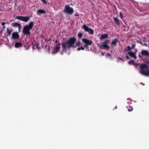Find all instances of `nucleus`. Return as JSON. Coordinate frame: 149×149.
<instances>
[{
    "mask_svg": "<svg viewBox=\"0 0 149 149\" xmlns=\"http://www.w3.org/2000/svg\"><path fill=\"white\" fill-rule=\"evenodd\" d=\"M128 63L130 65L133 64L135 66L136 68L137 66L140 65L139 68L141 70L139 72L144 76H149V67L146 64L142 63L140 65V63H136L133 60L130 61Z\"/></svg>",
    "mask_w": 149,
    "mask_h": 149,
    "instance_id": "nucleus-1",
    "label": "nucleus"
},
{
    "mask_svg": "<svg viewBox=\"0 0 149 149\" xmlns=\"http://www.w3.org/2000/svg\"><path fill=\"white\" fill-rule=\"evenodd\" d=\"M76 41V39L75 37H71L66 41L63 42L61 44L63 50L65 52L67 49H69L71 47L76 48L77 46L76 45H74Z\"/></svg>",
    "mask_w": 149,
    "mask_h": 149,
    "instance_id": "nucleus-2",
    "label": "nucleus"
},
{
    "mask_svg": "<svg viewBox=\"0 0 149 149\" xmlns=\"http://www.w3.org/2000/svg\"><path fill=\"white\" fill-rule=\"evenodd\" d=\"M34 25L33 22H31L29 23L28 25L24 26L22 30V32L24 35H30L31 33L29 30L32 28Z\"/></svg>",
    "mask_w": 149,
    "mask_h": 149,
    "instance_id": "nucleus-3",
    "label": "nucleus"
},
{
    "mask_svg": "<svg viewBox=\"0 0 149 149\" xmlns=\"http://www.w3.org/2000/svg\"><path fill=\"white\" fill-rule=\"evenodd\" d=\"M110 41V40H105L104 42H101L100 45H98L97 46L101 49L108 50L110 49V47L108 45Z\"/></svg>",
    "mask_w": 149,
    "mask_h": 149,
    "instance_id": "nucleus-4",
    "label": "nucleus"
},
{
    "mask_svg": "<svg viewBox=\"0 0 149 149\" xmlns=\"http://www.w3.org/2000/svg\"><path fill=\"white\" fill-rule=\"evenodd\" d=\"M63 11L67 14L71 15L74 13V10L70 6L69 4H67L65 5Z\"/></svg>",
    "mask_w": 149,
    "mask_h": 149,
    "instance_id": "nucleus-5",
    "label": "nucleus"
},
{
    "mask_svg": "<svg viewBox=\"0 0 149 149\" xmlns=\"http://www.w3.org/2000/svg\"><path fill=\"white\" fill-rule=\"evenodd\" d=\"M82 42L85 44L84 47L86 49H88V46L91 45L93 43V41L86 38H84L82 39Z\"/></svg>",
    "mask_w": 149,
    "mask_h": 149,
    "instance_id": "nucleus-6",
    "label": "nucleus"
},
{
    "mask_svg": "<svg viewBox=\"0 0 149 149\" xmlns=\"http://www.w3.org/2000/svg\"><path fill=\"white\" fill-rule=\"evenodd\" d=\"M82 28L85 31L88 32L90 34H93L94 33V31L92 29L88 27L86 24H84L82 26Z\"/></svg>",
    "mask_w": 149,
    "mask_h": 149,
    "instance_id": "nucleus-7",
    "label": "nucleus"
},
{
    "mask_svg": "<svg viewBox=\"0 0 149 149\" xmlns=\"http://www.w3.org/2000/svg\"><path fill=\"white\" fill-rule=\"evenodd\" d=\"M16 19L20 20L22 21L27 22L30 19V17L29 16H17L16 17Z\"/></svg>",
    "mask_w": 149,
    "mask_h": 149,
    "instance_id": "nucleus-8",
    "label": "nucleus"
},
{
    "mask_svg": "<svg viewBox=\"0 0 149 149\" xmlns=\"http://www.w3.org/2000/svg\"><path fill=\"white\" fill-rule=\"evenodd\" d=\"M11 26L14 27H17L18 28V31L19 32L20 31V29L21 27V25L20 23L17 22H13L11 24Z\"/></svg>",
    "mask_w": 149,
    "mask_h": 149,
    "instance_id": "nucleus-9",
    "label": "nucleus"
},
{
    "mask_svg": "<svg viewBox=\"0 0 149 149\" xmlns=\"http://www.w3.org/2000/svg\"><path fill=\"white\" fill-rule=\"evenodd\" d=\"M18 32H14L12 34L11 39H16L18 38L19 37V35L18 34Z\"/></svg>",
    "mask_w": 149,
    "mask_h": 149,
    "instance_id": "nucleus-10",
    "label": "nucleus"
},
{
    "mask_svg": "<svg viewBox=\"0 0 149 149\" xmlns=\"http://www.w3.org/2000/svg\"><path fill=\"white\" fill-rule=\"evenodd\" d=\"M141 54L144 56L148 57L149 56V53L147 50H141Z\"/></svg>",
    "mask_w": 149,
    "mask_h": 149,
    "instance_id": "nucleus-11",
    "label": "nucleus"
},
{
    "mask_svg": "<svg viewBox=\"0 0 149 149\" xmlns=\"http://www.w3.org/2000/svg\"><path fill=\"white\" fill-rule=\"evenodd\" d=\"M36 13L38 15H40L41 14H45L46 12L44 10L40 9L37 10Z\"/></svg>",
    "mask_w": 149,
    "mask_h": 149,
    "instance_id": "nucleus-12",
    "label": "nucleus"
},
{
    "mask_svg": "<svg viewBox=\"0 0 149 149\" xmlns=\"http://www.w3.org/2000/svg\"><path fill=\"white\" fill-rule=\"evenodd\" d=\"M129 55L131 57L134 58L135 59H136L137 58V57L136 55V53L133 52H129L128 53Z\"/></svg>",
    "mask_w": 149,
    "mask_h": 149,
    "instance_id": "nucleus-13",
    "label": "nucleus"
},
{
    "mask_svg": "<svg viewBox=\"0 0 149 149\" xmlns=\"http://www.w3.org/2000/svg\"><path fill=\"white\" fill-rule=\"evenodd\" d=\"M109 37V35L107 34H102L101 35L100 37V40H102L103 39L107 38Z\"/></svg>",
    "mask_w": 149,
    "mask_h": 149,
    "instance_id": "nucleus-14",
    "label": "nucleus"
},
{
    "mask_svg": "<svg viewBox=\"0 0 149 149\" xmlns=\"http://www.w3.org/2000/svg\"><path fill=\"white\" fill-rule=\"evenodd\" d=\"M114 21L115 22L116 24L118 26L120 25V20L118 19L117 17H114L113 18Z\"/></svg>",
    "mask_w": 149,
    "mask_h": 149,
    "instance_id": "nucleus-15",
    "label": "nucleus"
},
{
    "mask_svg": "<svg viewBox=\"0 0 149 149\" xmlns=\"http://www.w3.org/2000/svg\"><path fill=\"white\" fill-rule=\"evenodd\" d=\"M118 41V40L117 39H115L112 40L111 43V45L113 46H116L117 45Z\"/></svg>",
    "mask_w": 149,
    "mask_h": 149,
    "instance_id": "nucleus-16",
    "label": "nucleus"
},
{
    "mask_svg": "<svg viewBox=\"0 0 149 149\" xmlns=\"http://www.w3.org/2000/svg\"><path fill=\"white\" fill-rule=\"evenodd\" d=\"M15 47L18 48L22 47V45L21 42H16L15 43Z\"/></svg>",
    "mask_w": 149,
    "mask_h": 149,
    "instance_id": "nucleus-17",
    "label": "nucleus"
},
{
    "mask_svg": "<svg viewBox=\"0 0 149 149\" xmlns=\"http://www.w3.org/2000/svg\"><path fill=\"white\" fill-rule=\"evenodd\" d=\"M60 45L61 43H58V44L56 45L55 46L56 49V52L54 53H56L57 52L59 49H60Z\"/></svg>",
    "mask_w": 149,
    "mask_h": 149,
    "instance_id": "nucleus-18",
    "label": "nucleus"
},
{
    "mask_svg": "<svg viewBox=\"0 0 149 149\" xmlns=\"http://www.w3.org/2000/svg\"><path fill=\"white\" fill-rule=\"evenodd\" d=\"M6 30L8 35V36H10L11 34V32L13 31V30L7 28L6 29Z\"/></svg>",
    "mask_w": 149,
    "mask_h": 149,
    "instance_id": "nucleus-19",
    "label": "nucleus"
},
{
    "mask_svg": "<svg viewBox=\"0 0 149 149\" xmlns=\"http://www.w3.org/2000/svg\"><path fill=\"white\" fill-rule=\"evenodd\" d=\"M126 107L129 111H131L133 109V107L131 106H127Z\"/></svg>",
    "mask_w": 149,
    "mask_h": 149,
    "instance_id": "nucleus-20",
    "label": "nucleus"
},
{
    "mask_svg": "<svg viewBox=\"0 0 149 149\" xmlns=\"http://www.w3.org/2000/svg\"><path fill=\"white\" fill-rule=\"evenodd\" d=\"M83 36L82 33L80 32L78 33L77 35L79 39L81 38Z\"/></svg>",
    "mask_w": 149,
    "mask_h": 149,
    "instance_id": "nucleus-21",
    "label": "nucleus"
},
{
    "mask_svg": "<svg viewBox=\"0 0 149 149\" xmlns=\"http://www.w3.org/2000/svg\"><path fill=\"white\" fill-rule=\"evenodd\" d=\"M76 44L77 46L79 47L80 45H82V44L80 42L77 41L76 42Z\"/></svg>",
    "mask_w": 149,
    "mask_h": 149,
    "instance_id": "nucleus-22",
    "label": "nucleus"
},
{
    "mask_svg": "<svg viewBox=\"0 0 149 149\" xmlns=\"http://www.w3.org/2000/svg\"><path fill=\"white\" fill-rule=\"evenodd\" d=\"M117 62H119L120 61H122L123 62L124 61V60H123L121 58H120V57H117Z\"/></svg>",
    "mask_w": 149,
    "mask_h": 149,
    "instance_id": "nucleus-23",
    "label": "nucleus"
},
{
    "mask_svg": "<svg viewBox=\"0 0 149 149\" xmlns=\"http://www.w3.org/2000/svg\"><path fill=\"white\" fill-rule=\"evenodd\" d=\"M120 17L121 19H122L123 18V14L121 12H119Z\"/></svg>",
    "mask_w": 149,
    "mask_h": 149,
    "instance_id": "nucleus-24",
    "label": "nucleus"
},
{
    "mask_svg": "<svg viewBox=\"0 0 149 149\" xmlns=\"http://www.w3.org/2000/svg\"><path fill=\"white\" fill-rule=\"evenodd\" d=\"M5 28H6V26H3V27L2 28L1 27H0L1 29L0 30V32L1 33L2 32H3L4 31V30L5 29Z\"/></svg>",
    "mask_w": 149,
    "mask_h": 149,
    "instance_id": "nucleus-25",
    "label": "nucleus"
},
{
    "mask_svg": "<svg viewBox=\"0 0 149 149\" xmlns=\"http://www.w3.org/2000/svg\"><path fill=\"white\" fill-rule=\"evenodd\" d=\"M131 50V47L129 46H127V50L128 51H130Z\"/></svg>",
    "mask_w": 149,
    "mask_h": 149,
    "instance_id": "nucleus-26",
    "label": "nucleus"
},
{
    "mask_svg": "<svg viewBox=\"0 0 149 149\" xmlns=\"http://www.w3.org/2000/svg\"><path fill=\"white\" fill-rule=\"evenodd\" d=\"M6 24V23L5 22H2L1 23V25L3 26H6L5 25Z\"/></svg>",
    "mask_w": 149,
    "mask_h": 149,
    "instance_id": "nucleus-27",
    "label": "nucleus"
},
{
    "mask_svg": "<svg viewBox=\"0 0 149 149\" xmlns=\"http://www.w3.org/2000/svg\"><path fill=\"white\" fill-rule=\"evenodd\" d=\"M81 50H84V49H85V47H82V46H81L80 47H79Z\"/></svg>",
    "mask_w": 149,
    "mask_h": 149,
    "instance_id": "nucleus-28",
    "label": "nucleus"
},
{
    "mask_svg": "<svg viewBox=\"0 0 149 149\" xmlns=\"http://www.w3.org/2000/svg\"><path fill=\"white\" fill-rule=\"evenodd\" d=\"M41 0L42 1V2L44 3L45 4H47V2L45 0Z\"/></svg>",
    "mask_w": 149,
    "mask_h": 149,
    "instance_id": "nucleus-29",
    "label": "nucleus"
},
{
    "mask_svg": "<svg viewBox=\"0 0 149 149\" xmlns=\"http://www.w3.org/2000/svg\"><path fill=\"white\" fill-rule=\"evenodd\" d=\"M135 47V45L134 44L133 45L131 46V48L132 49H133Z\"/></svg>",
    "mask_w": 149,
    "mask_h": 149,
    "instance_id": "nucleus-30",
    "label": "nucleus"
},
{
    "mask_svg": "<svg viewBox=\"0 0 149 149\" xmlns=\"http://www.w3.org/2000/svg\"><path fill=\"white\" fill-rule=\"evenodd\" d=\"M142 55H141L140 54H139V58H142Z\"/></svg>",
    "mask_w": 149,
    "mask_h": 149,
    "instance_id": "nucleus-31",
    "label": "nucleus"
},
{
    "mask_svg": "<svg viewBox=\"0 0 149 149\" xmlns=\"http://www.w3.org/2000/svg\"><path fill=\"white\" fill-rule=\"evenodd\" d=\"M126 58L127 59H129L130 58L127 55L126 56Z\"/></svg>",
    "mask_w": 149,
    "mask_h": 149,
    "instance_id": "nucleus-32",
    "label": "nucleus"
},
{
    "mask_svg": "<svg viewBox=\"0 0 149 149\" xmlns=\"http://www.w3.org/2000/svg\"><path fill=\"white\" fill-rule=\"evenodd\" d=\"M74 16H76H76H79V15L77 14H75L74 15Z\"/></svg>",
    "mask_w": 149,
    "mask_h": 149,
    "instance_id": "nucleus-33",
    "label": "nucleus"
},
{
    "mask_svg": "<svg viewBox=\"0 0 149 149\" xmlns=\"http://www.w3.org/2000/svg\"><path fill=\"white\" fill-rule=\"evenodd\" d=\"M77 50L78 51H80V50H81V49H80V47H78V48H77Z\"/></svg>",
    "mask_w": 149,
    "mask_h": 149,
    "instance_id": "nucleus-34",
    "label": "nucleus"
},
{
    "mask_svg": "<svg viewBox=\"0 0 149 149\" xmlns=\"http://www.w3.org/2000/svg\"><path fill=\"white\" fill-rule=\"evenodd\" d=\"M146 63L147 64H149V61H146Z\"/></svg>",
    "mask_w": 149,
    "mask_h": 149,
    "instance_id": "nucleus-35",
    "label": "nucleus"
},
{
    "mask_svg": "<svg viewBox=\"0 0 149 149\" xmlns=\"http://www.w3.org/2000/svg\"><path fill=\"white\" fill-rule=\"evenodd\" d=\"M139 43L141 44V45H142V42H141V41H139Z\"/></svg>",
    "mask_w": 149,
    "mask_h": 149,
    "instance_id": "nucleus-36",
    "label": "nucleus"
},
{
    "mask_svg": "<svg viewBox=\"0 0 149 149\" xmlns=\"http://www.w3.org/2000/svg\"><path fill=\"white\" fill-rule=\"evenodd\" d=\"M115 109H117V106H116L115 107Z\"/></svg>",
    "mask_w": 149,
    "mask_h": 149,
    "instance_id": "nucleus-37",
    "label": "nucleus"
},
{
    "mask_svg": "<svg viewBox=\"0 0 149 149\" xmlns=\"http://www.w3.org/2000/svg\"><path fill=\"white\" fill-rule=\"evenodd\" d=\"M58 41L57 40H56L55 41V42H58Z\"/></svg>",
    "mask_w": 149,
    "mask_h": 149,
    "instance_id": "nucleus-38",
    "label": "nucleus"
}]
</instances>
